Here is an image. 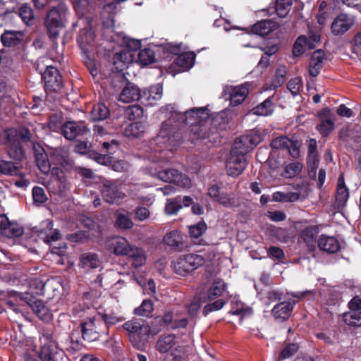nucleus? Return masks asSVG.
I'll return each instance as SVG.
<instances>
[{"label":"nucleus","mask_w":361,"mask_h":361,"mask_svg":"<svg viewBox=\"0 0 361 361\" xmlns=\"http://www.w3.org/2000/svg\"><path fill=\"white\" fill-rule=\"evenodd\" d=\"M154 311V303L150 299H145L142 304L135 309L134 313L137 316L151 317Z\"/></svg>","instance_id":"nucleus-44"},{"label":"nucleus","mask_w":361,"mask_h":361,"mask_svg":"<svg viewBox=\"0 0 361 361\" xmlns=\"http://www.w3.org/2000/svg\"><path fill=\"white\" fill-rule=\"evenodd\" d=\"M121 327L127 331L129 341L135 348L140 350L145 348L150 333V327L146 321L130 320Z\"/></svg>","instance_id":"nucleus-3"},{"label":"nucleus","mask_w":361,"mask_h":361,"mask_svg":"<svg viewBox=\"0 0 361 361\" xmlns=\"http://www.w3.org/2000/svg\"><path fill=\"white\" fill-rule=\"evenodd\" d=\"M225 304L226 301L224 299H218L214 302L207 304L202 311L203 315L207 316L212 312L221 310Z\"/></svg>","instance_id":"nucleus-60"},{"label":"nucleus","mask_w":361,"mask_h":361,"mask_svg":"<svg viewBox=\"0 0 361 361\" xmlns=\"http://www.w3.org/2000/svg\"><path fill=\"white\" fill-rule=\"evenodd\" d=\"M180 45L167 44L164 48V54L169 57L170 54L173 55L174 60L173 65L179 68L178 71H183L190 68L193 66L195 54L193 53L184 52L178 54Z\"/></svg>","instance_id":"nucleus-9"},{"label":"nucleus","mask_w":361,"mask_h":361,"mask_svg":"<svg viewBox=\"0 0 361 361\" xmlns=\"http://www.w3.org/2000/svg\"><path fill=\"white\" fill-rule=\"evenodd\" d=\"M19 298L26 302L31 308L33 314L44 322H50L53 318L51 310L42 300L37 299L30 293H20Z\"/></svg>","instance_id":"nucleus-7"},{"label":"nucleus","mask_w":361,"mask_h":361,"mask_svg":"<svg viewBox=\"0 0 361 361\" xmlns=\"http://www.w3.org/2000/svg\"><path fill=\"white\" fill-rule=\"evenodd\" d=\"M204 262L205 259L202 255L188 253L180 255L171 262V266L175 273L185 276L202 267Z\"/></svg>","instance_id":"nucleus-5"},{"label":"nucleus","mask_w":361,"mask_h":361,"mask_svg":"<svg viewBox=\"0 0 361 361\" xmlns=\"http://www.w3.org/2000/svg\"><path fill=\"white\" fill-rule=\"evenodd\" d=\"M302 167V164L299 161L288 164L285 167V173L286 177L294 178L301 172Z\"/></svg>","instance_id":"nucleus-55"},{"label":"nucleus","mask_w":361,"mask_h":361,"mask_svg":"<svg viewBox=\"0 0 361 361\" xmlns=\"http://www.w3.org/2000/svg\"><path fill=\"white\" fill-rule=\"evenodd\" d=\"M292 0H276L275 11L280 18H285L290 12Z\"/></svg>","instance_id":"nucleus-46"},{"label":"nucleus","mask_w":361,"mask_h":361,"mask_svg":"<svg viewBox=\"0 0 361 361\" xmlns=\"http://www.w3.org/2000/svg\"><path fill=\"white\" fill-rule=\"evenodd\" d=\"M24 34L22 31L5 30L1 35V41L4 47H15L23 42Z\"/></svg>","instance_id":"nucleus-26"},{"label":"nucleus","mask_w":361,"mask_h":361,"mask_svg":"<svg viewBox=\"0 0 361 361\" xmlns=\"http://www.w3.org/2000/svg\"><path fill=\"white\" fill-rule=\"evenodd\" d=\"M273 96L269 97L264 102L252 109L253 114L259 116H267L271 115L274 111L272 102Z\"/></svg>","instance_id":"nucleus-38"},{"label":"nucleus","mask_w":361,"mask_h":361,"mask_svg":"<svg viewBox=\"0 0 361 361\" xmlns=\"http://www.w3.org/2000/svg\"><path fill=\"white\" fill-rule=\"evenodd\" d=\"M80 327L82 338L88 342L97 340L99 334H105L103 322L98 314L86 318L81 322Z\"/></svg>","instance_id":"nucleus-8"},{"label":"nucleus","mask_w":361,"mask_h":361,"mask_svg":"<svg viewBox=\"0 0 361 361\" xmlns=\"http://www.w3.org/2000/svg\"><path fill=\"white\" fill-rule=\"evenodd\" d=\"M319 161V157H307V173L311 179H316Z\"/></svg>","instance_id":"nucleus-53"},{"label":"nucleus","mask_w":361,"mask_h":361,"mask_svg":"<svg viewBox=\"0 0 361 361\" xmlns=\"http://www.w3.org/2000/svg\"><path fill=\"white\" fill-rule=\"evenodd\" d=\"M67 8L64 4H59L49 11L45 18V25L50 38L59 36V29L65 27L66 22Z\"/></svg>","instance_id":"nucleus-4"},{"label":"nucleus","mask_w":361,"mask_h":361,"mask_svg":"<svg viewBox=\"0 0 361 361\" xmlns=\"http://www.w3.org/2000/svg\"><path fill=\"white\" fill-rule=\"evenodd\" d=\"M216 201L227 208L238 207L240 205L238 200L235 197L233 193L221 192Z\"/></svg>","instance_id":"nucleus-42"},{"label":"nucleus","mask_w":361,"mask_h":361,"mask_svg":"<svg viewBox=\"0 0 361 361\" xmlns=\"http://www.w3.org/2000/svg\"><path fill=\"white\" fill-rule=\"evenodd\" d=\"M302 87V82L300 77L292 78L287 83V89L291 92L293 97H295L299 94L300 90Z\"/></svg>","instance_id":"nucleus-58"},{"label":"nucleus","mask_w":361,"mask_h":361,"mask_svg":"<svg viewBox=\"0 0 361 361\" xmlns=\"http://www.w3.org/2000/svg\"><path fill=\"white\" fill-rule=\"evenodd\" d=\"M186 240L187 236L178 230L167 233L164 238V243L176 251H181L188 247Z\"/></svg>","instance_id":"nucleus-18"},{"label":"nucleus","mask_w":361,"mask_h":361,"mask_svg":"<svg viewBox=\"0 0 361 361\" xmlns=\"http://www.w3.org/2000/svg\"><path fill=\"white\" fill-rule=\"evenodd\" d=\"M89 132L90 130L83 121H68L61 126V134L68 140H73L78 137L86 135Z\"/></svg>","instance_id":"nucleus-14"},{"label":"nucleus","mask_w":361,"mask_h":361,"mask_svg":"<svg viewBox=\"0 0 361 361\" xmlns=\"http://www.w3.org/2000/svg\"><path fill=\"white\" fill-rule=\"evenodd\" d=\"M318 233V226H310L306 227L300 232V238L309 247H314Z\"/></svg>","instance_id":"nucleus-33"},{"label":"nucleus","mask_w":361,"mask_h":361,"mask_svg":"<svg viewBox=\"0 0 361 361\" xmlns=\"http://www.w3.org/2000/svg\"><path fill=\"white\" fill-rule=\"evenodd\" d=\"M286 75L287 71L286 66H280L276 70L271 84L274 89L282 86L286 81Z\"/></svg>","instance_id":"nucleus-49"},{"label":"nucleus","mask_w":361,"mask_h":361,"mask_svg":"<svg viewBox=\"0 0 361 361\" xmlns=\"http://www.w3.org/2000/svg\"><path fill=\"white\" fill-rule=\"evenodd\" d=\"M89 238V233L84 231H78L75 233L68 234L66 239L72 243H80Z\"/></svg>","instance_id":"nucleus-63"},{"label":"nucleus","mask_w":361,"mask_h":361,"mask_svg":"<svg viewBox=\"0 0 361 361\" xmlns=\"http://www.w3.org/2000/svg\"><path fill=\"white\" fill-rule=\"evenodd\" d=\"M260 141L261 138L257 134L243 135L235 140L226 162V172L229 176L237 177L244 171L247 166V153Z\"/></svg>","instance_id":"nucleus-2"},{"label":"nucleus","mask_w":361,"mask_h":361,"mask_svg":"<svg viewBox=\"0 0 361 361\" xmlns=\"http://www.w3.org/2000/svg\"><path fill=\"white\" fill-rule=\"evenodd\" d=\"M102 195L104 200L109 203H118L125 196L113 181H106L104 183Z\"/></svg>","instance_id":"nucleus-20"},{"label":"nucleus","mask_w":361,"mask_h":361,"mask_svg":"<svg viewBox=\"0 0 361 361\" xmlns=\"http://www.w3.org/2000/svg\"><path fill=\"white\" fill-rule=\"evenodd\" d=\"M318 247L321 250L332 254L337 252L341 248L340 243L336 238L326 235L319 236Z\"/></svg>","instance_id":"nucleus-27"},{"label":"nucleus","mask_w":361,"mask_h":361,"mask_svg":"<svg viewBox=\"0 0 361 361\" xmlns=\"http://www.w3.org/2000/svg\"><path fill=\"white\" fill-rule=\"evenodd\" d=\"M163 88L160 84L152 85L149 89L142 90L141 104L145 106H153L162 97Z\"/></svg>","instance_id":"nucleus-21"},{"label":"nucleus","mask_w":361,"mask_h":361,"mask_svg":"<svg viewBox=\"0 0 361 361\" xmlns=\"http://www.w3.org/2000/svg\"><path fill=\"white\" fill-rule=\"evenodd\" d=\"M18 167L12 161L1 160L0 161V174L13 176L18 175Z\"/></svg>","instance_id":"nucleus-48"},{"label":"nucleus","mask_w":361,"mask_h":361,"mask_svg":"<svg viewBox=\"0 0 361 361\" xmlns=\"http://www.w3.org/2000/svg\"><path fill=\"white\" fill-rule=\"evenodd\" d=\"M4 231V236L9 238H17L23 234L24 228L18 223L9 221V225L6 226Z\"/></svg>","instance_id":"nucleus-45"},{"label":"nucleus","mask_w":361,"mask_h":361,"mask_svg":"<svg viewBox=\"0 0 361 361\" xmlns=\"http://www.w3.org/2000/svg\"><path fill=\"white\" fill-rule=\"evenodd\" d=\"M103 322V328L105 333L108 334L109 326L114 325L124 320L122 317H116L114 314H98Z\"/></svg>","instance_id":"nucleus-47"},{"label":"nucleus","mask_w":361,"mask_h":361,"mask_svg":"<svg viewBox=\"0 0 361 361\" xmlns=\"http://www.w3.org/2000/svg\"><path fill=\"white\" fill-rule=\"evenodd\" d=\"M291 144V140L286 135L279 136L270 143V146L273 149H287L288 145Z\"/></svg>","instance_id":"nucleus-54"},{"label":"nucleus","mask_w":361,"mask_h":361,"mask_svg":"<svg viewBox=\"0 0 361 361\" xmlns=\"http://www.w3.org/2000/svg\"><path fill=\"white\" fill-rule=\"evenodd\" d=\"M176 336L174 334H164L161 336L157 341L156 349L160 353H166L176 345Z\"/></svg>","instance_id":"nucleus-32"},{"label":"nucleus","mask_w":361,"mask_h":361,"mask_svg":"<svg viewBox=\"0 0 361 361\" xmlns=\"http://www.w3.org/2000/svg\"><path fill=\"white\" fill-rule=\"evenodd\" d=\"M5 139L8 145L7 153L8 157L13 160L21 161L24 157V151L20 141L12 137L10 140H7L6 135H5Z\"/></svg>","instance_id":"nucleus-30"},{"label":"nucleus","mask_w":361,"mask_h":361,"mask_svg":"<svg viewBox=\"0 0 361 361\" xmlns=\"http://www.w3.org/2000/svg\"><path fill=\"white\" fill-rule=\"evenodd\" d=\"M45 92H59L63 87V78L59 71L52 66H47L42 74Z\"/></svg>","instance_id":"nucleus-10"},{"label":"nucleus","mask_w":361,"mask_h":361,"mask_svg":"<svg viewBox=\"0 0 361 361\" xmlns=\"http://www.w3.org/2000/svg\"><path fill=\"white\" fill-rule=\"evenodd\" d=\"M49 159L51 163L60 166L67 171L72 169L74 165V161L71 157L69 149L66 146L50 147Z\"/></svg>","instance_id":"nucleus-11"},{"label":"nucleus","mask_w":361,"mask_h":361,"mask_svg":"<svg viewBox=\"0 0 361 361\" xmlns=\"http://www.w3.org/2000/svg\"><path fill=\"white\" fill-rule=\"evenodd\" d=\"M145 126L141 121H135L130 123L124 129L123 134L128 137L138 138L145 133Z\"/></svg>","instance_id":"nucleus-35"},{"label":"nucleus","mask_w":361,"mask_h":361,"mask_svg":"<svg viewBox=\"0 0 361 361\" xmlns=\"http://www.w3.org/2000/svg\"><path fill=\"white\" fill-rule=\"evenodd\" d=\"M279 27V23L272 20H262L257 22L251 27V32L255 35L263 37L268 35Z\"/></svg>","instance_id":"nucleus-25"},{"label":"nucleus","mask_w":361,"mask_h":361,"mask_svg":"<svg viewBox=\"0 0 361 361\" xmlns=\"http://www.w3.org/2000/svg\"><path fill=\"white\" fill-rule=\"evenodd\" d=\"M156 176L164 182L173 183L182 188H189L191 181L185 174L174 169H166L156 173Z\"/></svg>","instance_id":"nucleus-13"},{"label":"nucleus","mask_w":361,"mask_h":361,"mask_svg":"<svg viewBox=\"0 0 361 361\" xmlns=\"http://www.w3.org/2000/svg\"><path fill=\"white\" fill-rule=\"evenodd\" d=\"M32 198L35 202L40 204H43L47 200L44 190L39 186H35L32 188Z\"/></svg>","instance_id":"nucleus-62"},{"label":"nucleus","mask_w":361,"mask_h":361,"mask_svg":"<svg viewBox=\"0 0 361 361\" xmlns=\"http://www.w3.org/2000/svg\"><path fill=\"white\" fill-rule=\"evenodd\" d=\"M299 349L298 343H288L279 354L280 360H286L292 357Z\"/></svg>","instance_id":"nucleus-57"},{"label":"nucleus","mask_w":361,"mask_h":361,"mask_svg":"<svg viewBox=\"0 0 361 361\" xmlns=\"http://www.w3.org/2000/svg\"><path fill=\"white\" fill-rule=\"evenodd\" d=\"M63 355V351L56 343L43 344L39 353L33 350V361H61Z\"/></svg>","instance_id":"nucleus-15"},{"label":"nucleus","mask_w":361,"mask_h":361,"mask_svg":"<svg viewBox=\"0 0 361 361\" xmlns=\"http://www.w3.org/2000/svg\"><path fill=\"white\" fill-rule=\"evenodd\" d=\"M113 60L116 68L121 71L123 70L126 67V63H128L127 54L125 52L116 53Z\"/></svg>","instance_id":"nucleus-61"},{"label":"nucleus","mask_w":361,"mask_h":361,"mask_svg":"<svg viewBox=\"0 0 361 361\" xmlns=\"http://www.w3.org/2000/svg\"><path fill=\"white\" fill-rule=\"evenodd\" d=\"M318 117L320 123L317 126V129L322 136L327 137L334 128V122L331 119L330 110L328 108L323 109L318 113Z\"/></svg>","instance_id":"nucleus-22"},{"label":"nucleus","mask_w":361,"mask_h":361,"mask_svg":"<svg viewBox=\"0 0 361 361\" xmlns=\"http://www.w3.org/2000/svg\"><path fill=\"white\" fill-rule=\"evenodd\" d=\"M109 108L102 103L94 104L90 111L91 118L93 121H103L109 116Z\"/></svg>","instance_id":"nucleus-40"},{"label":"nucleus","mask_w":361,"mask_h":361,"mask_svg":"<svg viewBox=\"0 0 361 361\" xmlns=\"http://www.w3.org/2000/svg\"><path fill=\"white\" fill-rule=\"evenodd\" d=\"M307 37L305 35L299 36L293 47L292 52L295 56H300L304 54L306 49H312L313 45L308 44Z\"/></svg>","instance_id":"nucleus-39"},{"label":"nucleus","mask_w":361,"mask_h":361,"mask_svg":"<svg viewBox=\"0 0 361 361\" xmlns=\"http://www.w3.org/2000/svg\"><path fill=\"white\" fill-rule=\"evenodd\" d=\"M20 16L23 22L28 23L34 19L33 11L30 6L24 4L20 8Z\"/></svg>","instance_id":"nucleus-64"},{"label":"nucleus","mask_w":361,"mask_h":361,"mask_svg":"<svg viewBox=\"0 0 361 361\" xmlns=\"http://www.w3.org/2000/svg\"><path fill=\"white\" fill-rule=\"evenodd\" d=\"M132 260L133 267L137 268L142 266L146 262L145 251L135 245H131L125 255Z\"/></svg>","instance_id":"nucleus-31"},{"label":"nucleus","mask_w":361,"mask_h":361,"mask_svg":"<svg viewBox=\"0 0 361 361\" xmlns=\"http://www.w3.org/2000/svg\"><path fill=\"white\" fill-rule=\"evenodd\" d=\"M88 157L102 165L107 166L111 163V157L109 156L102 154L94 150L88 152Z\"/></svg>","instance_id":"nucleus-59"},{"label":"nucleus","mask_w":361,"mask_h":361,"mask_svg":"<svg viewBox=\"0 0 361 361\" xmlns=\"http://www.w3.org/2000/svg\"><path fill=\"white\" fill-rule=\"evenodd\" d=\"M207 226L204 221H200L189 227V234L191 238H197L207 231Z\"/></svg>","instance_id":"nucleus-56"},{"label":"nucleus","mask_w":361,"mask_h":361,"mask_svg":"<svg viewBox=\"0 0 361 361\" xmlns=\"http://www.w3.org/2000/svg\"><path fill=\"white\" fill-rule=\"evenodd\" d=\"M248 89L243 85L233 87H231L224 90V95H228L230 104L233 106H238L243 103L248 95Z\"/></svg>","instance_id":"nucleus-23"},{"label":"nucleus","mask_w":361,"mask_h":361,"mask_svg":"<svg viewBox=\"0 0 361 361\" xmlns=\"http://www.w3.org/2000/svg\"><path fill=\"white\" fill-rule=\"evenodd\" d=\"M353 16L341 13L338 14L331 23V29L334 35H341L349 30L354 25Z\"/></svg>","instance_id":"nucleus-17"},{"label":"nucleus","mask_w":361,"mask_h":361,"mask_svg":"<svg viewBox=\"0 0 361 361\" xmlns=\"http://www.w3.org/2000/svg\"><path fill=\"white\" fill-rule=\"evenodd\" d=\"M132 245L124 238H116L111 243L113 252L117 255L125 256Z\"/></svg>","instance_id":"nucleus-37"},{"label":"nucleus","mask_w":361,"mask_h":361,"mask_svg":"<svg viewBox=\"0 0 361 361\" xmlns=\"http://www.w3.org/2000/svg\"><path fill=\"white\" fill-rule=\"evenodd\" d=\"M137 61L142 66L154 63L156 61L154 51L150 48L140 50L138 53Z\"/></svg>","instance_id":"nucleus-41"},{"label":"nucleus","mask_w":361,"mask_h":361,"mask_svg":"<svg viewBox=\"0 0 361 361\" xmlns=\"http://www.w3.org/2000/svg\"><path fill=\"white\" fill-rule=\"evenodd\" d=\"M142 90L134 83L127 82L123 88L119 96V99L125 103H129L134 101L141 102Z\"/></svg>","instance_id":"nucleus-24"},{"label":"nucleus","mask_w":361,"mask_h":361,"mask_svg":"<svg viewBox=\"0 0 361 361\" xmlns=\"http://www.w3.org/2000/svg\"><path fill=\"white\" fill-rule=\"evenodd\" d=\"M226 284L222 281H215L207 291V299L214 300L225 291Z\"/></svg>","instance_id":"nucleus-43"},{"label":"nucleus","mask_w":361,"mask_h":361,"mask_svg":"<svg viewBox=\"0 0 361 361\" xmlns=\"http://www.w3.org/2000/svg\"><path fill=\"white\" fill-rule=\"evenodd\" d=\"M6 135V139L10 140L11 137L13 139H18V140L23 141L25 142H29L32 137V134L28 128H20L18 130L11 128L5 131Z\"/></svg>","instance_id":"nucleus-34"},{"label":"nucleus","mask_w":361,"mask_h":361,"mask_svg":"<svg viewBox=\"0 0 361 361\" xmlns=\"http://www.w3.org/2000/svg\"><path fill=\"white\" fill-rule=\"evenodd\" d=\"M324 57L325 53L322 49H317L312 54L309 64L310 76L317 77L319 74Z\"/></svg>","instance_id":"nucleus-28"},{"label":"nucleus","mask_w":361,"mask_h":361,"mask_svg":"<svg viewBox=\"0 0 361 361\" xmlns=\"http://www.w3.org/2000/svg\"><path fill=\"white\" fill-rule=\"evenodd\" d=\"M167 118L161 125L158 137L173 146L179 145L183 140V128L192 121L189 128V137L192 142L208 138L214 133L212 120L209 118L207 107L192 108L182 113L175 109L173 104H167L160 109Z\"/></svg>","instance_id":"nucleus-1"},{"label":"nucleus","mask_w":361,"mask_h":361,"mask_svg":"<svg viewBox=\"0 0 361 361\" xmlns=\"http://www.w3.org/2000/svg\"><path fill=\"white\" fill-rule=\"evenodd\" d=\"M44 283H43L41 280L38 279H34L30 281L29 290L26 291L25 293H30V294H32L33 293V295L35 296L43 295L44 294Z\"/></svg>","instance_id":"nucleus-52"},{"label":"nucleus","mask_w":361,"mask_h":361,"mask_svg":"<svg viewBox=\"0 0 361 361\" xmlns=\"http://www.w3.org/2000/svg\"><path fill=\"white\" fill-rule=\"evenodd\" d=\"M94 40L95 35L92 30L91 21L87 20L85 27L80 29L77 36V42L79 47L86 56L90 52V48L94 47Z\"/></svg>","instance_id":"nucleus-16"},{"label":"nucleus","mask_w":361,"mask_h":361,"mask_svg":"<svg viewBox=\"0 0 361 361\" xmlns=\"http://www.w3.org/2000/svg\"><path fill=\"white\" fill-rule=\"evenodd\" d=\"M32 149L35 162L39 169L44 174L48 173L51 169L49 153L47 154L39 144H34Z\"/></svg>","instance_id":"nucleus-19"},{"label":"nucleus","mask_w":361,"mask_h":361,"mask_svg":"<svg viewBox=\"0 0 361 361\" xmlns=\"http://www.w3.org/2000/svg\"><path fill=\"white\" fill-rule=\"evenodd\" d=\"M80 264L84 269H95L99 266V259L95 253H83L80 257Z\"/></svg>","instance_id":"nucleus-36"},{"label":"nucleus","mask_w":361,"mask_h":361,"mask_svg":"<svg viewBox=\"0 0 361 361\" xmlns=\"http://www.w3.org/2000/svg\"><path fill=\"white\" fill-rule=\"evenodd\" d=\"M349 312L343 314L344 323L352 327H361V298L354 296L348 303Z\"/></svg>","instance_id":"nucleus-12"},{"label":"nucleus","mask_w":361,"mask_h":361,"mask_svg":"<svg viewBox=\"0 0 361 361\" xmlns=\"http://www.w3.org/2000/svg\"><path fill=\"white\" fill-rule=\"evenodd\" d=\"M181 197L178 196L173 200H169L165 206V211L168 214H176L181 208Z\"/></svg>","instance_id":"nucleus-50"},{"label":"nucleus","mask_w":361,"mask_h":361,"mask_svg":"<svg viewBox=\"0 0 361 361\" xmlns=\"http://www.w3.org/2000/svg\"><path fill=\"white\" fill-rule=\"evenodd\" d=\"M349 197V190L345 183L343 174H341L338 178L336 193V202L338 207L345 206Z\"/></svg>","instance_id":"nucleus-29"},{"label":"nucleus","mask_w":361,"mask_h":361,"mask_svg":"<svg viewBox=\"0 0 361 361\" xmlns=\"http://www.w3.org/2000/svg\"><path fill=\"white\" fill-rule=\"evenodd\" d=\"M289 294L296 300L280 302L274 305L271 310V314L277 321L284 322L287 320L290 317L295 305L299 300L307 295H310L312 298L314 296V292L312 290L292 292Z\"/></svg>","instance_id":"nucleus-6"},{"label":"nucleus","mask_w":361,"mask_h":361,"mask_svg":"<svg viewBox=\"0 0 361 361\" xmlns=\"http://www.w3.org/2000/svg\"><path fill=\"white\" fill-rule=\"evenodd\" d=\"M143 109L137 104H133L129 106L126 109V116L130 121H135L138 119L143 116Z\"/></svg>","instance_id":"nucleus-51"}]
</instances>
